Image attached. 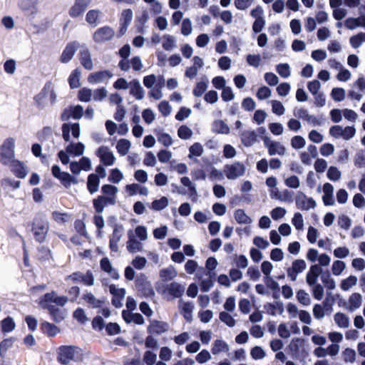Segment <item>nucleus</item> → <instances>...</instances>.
Here are the masks:
<instances>
[{"label":"nucleus","mask_w":365,"mask_h":365,"mask_svg":"<svg viewBox=\"0 0 365 365\" xmlns=\"http://www.w3.org/2000/svg\"><path fill=\"white\" fill-rule=\"evenodd\" d=\"M91 0H76L74 5L71 8L70 15L72 16H78L82 14Z\"/></svg>","instance_id":"7c9ffc66"},{"label":"nucleus","mask_w":365,"mask_h":365,"mask_svg":"<svg viewBox=\"0 0 365 365\" xmlns=\"http://www.w3.org/2000/svg\"><path fill=\"white\" fill-rule=\"evenodd\" d=\"M99 185V177L96 174H91L88 175L87 180V187L91 194L98 191Z\"/></svg>","instance_id":"ea45409f"},{"label":"nucleus","mask_w":365,"mask_h":365,"mask_svg":"<svg viewBox=\"0 0 365 365\" xmlns=\"http://www.w3.org/2000/svg\"><path fill=\"white\" fill-rule=\"evenodd\" d=\"M204 151L202 145L199 143H195L189 148V158H192L194 156L200 157L202 155Z\"/></svg>","instance_id":"338daca9"},{"label":"nucleus","mask_w":365,"mask_h":365,"mask_svg":"<svg viewBox=\"0 0 365 365\" xmlns=\"http://www.w3.org/2000/svg\"><path fill=\"white\" fill-rule=\"evenodd\" d=\"M97 156L101 162L106 166H111L115 161L113 151L106 146H101L96 151Z\"/></svg>","instance_id":"f8f14e48"},{"label":"nucleus","mask_w":365,"mask_h":365,"mask_svg":"<svg viewBox=\"0 0 365 365\" xmlns=\"http://www.w3.org/2000/svg\"><path fill=\"white\" fill-rule=\"evenodd\" d=\"M113 29L109 26H103L97 29L93 36V40L98 43H104L114 36Z\"/></svg>","instance_id":"4468645a"},{"label":"nucleus","mask_w":365,"mask_h":365,"mask_svg":"<svg viewBox=\"0 0 365 365\" xmlns=\"http://www.w3.org/2000/svg\"><path fill=\"white\" fill-rule=\"evenodd\" d=\"M15 327H16V324H15L13 318L11 317H7L4 318L1 322V331L3 333L11 332L13 330H14Z\"/></svg>","instance_id":"3c124183"},{"label":"nucleus","mask_w":365,"mask_h":365,"mask_svg":"<svg viewBox=\"0 0 365 365\" xmlns=\"http://www.w3.org/2000/svg\"><path fill=\"white\" fill-rule=\"evenodd\" d=\"M192 130L187 125H182L178 130V136L182 140L190 139L192 136Z\"/></svg>","instance_id":"0e129e2a"},{"label":"nucleus","mask_w":365,"mask_h":365,"mask_svg":"<svg viewBox=\"0 0 365 365\" xmlns=\"http://www.w3.org/2000/svg\"><path fill=\"white\" fill-rule=\"evenodd\" d=\"M56 98V96L53 91V84L51 81H47L39 93L36 95L34 98L35 105L39 108L42 109L46 107L49 101L52 105Z\"/></svg>","instance_id":"f03ea898"},{"label":"nucleus","mask_w":365,"mask_h":365,"mask_svg":"<svg viewBox=\"0 0 365 365\" xmlns=\"http://www.w3.org/2000/svg\"><path fill=\"white\" fill-rule=\"evenodd\" d=\"M346 263L341 260L337 259L333 262L331 264V272L334 276H340L346 269Z\"/></svg>","instance_id":"6e6d98bb"},{"label":"nucleus","mask_w":365,"mask_h":365,"mask_svg":"<svg viewBox=\"0 0 365 365\" xmlns=\"http://www.w3.org/2000/svg\"><path fill=\"white\" fill-rule=\"evenodd\" d=\"M41 332L49 337L55 336L60 332V329L53 324L44 321L40 324Z\"/></svg>","instance_id":"2f4dec72"},{"label":"nucleus","mask_w":365,"mask_h":365,"mask_svg":"<svg viewBox=\"0 0 365 365\" xmlns=\"http://www.w3.org/2000/svg\"><path fill=\"white\" fill-rule=\"evenodd\" d=\"M15 140L13 138H7L0 146V163L8 165L14 159Z\"/></svg>","instance_id":"39448f33"},{"label":"nucleus","mask_w":365,"mask_h":365,"mask_svg":"<svg viewBox=\"0 0 365 365\" xmlns=\"http://www.w3.org/2000/svg\"><path fill=\"white\" fill-rule=\"evenodd\" d=\"M241 140L245 146H251L255 143L257 135L253 130H245L241 134Z\"/></svg>","instance_id":"58836bf2"},{"label":"nucleus","mask_w":365,"mask_h":365,"mask_svg":"<svg viewBox=\"0 0 365 365\" xmlns=\"http://www.w3.org/2000/svg\"><path fill=\"white\" fill-rule=\"evenodd\" d=\"M110 205L107 200L103 196H98L93 200V206L96 211L101 213L103 211L104 207Z\"/></svg>","instance_id":"774afa93"},{"label":"nucleus","mask_w":365,"mask_h":365,"mask_svg":"<svg viewBox=\"0 0 365 365\" xmlns=\"http://www.w3.org/2000/svg\"><path fill=\"white\" fill-rule=\"evenodd\" d=\"M365 42V32H360L349 38V43L354 48H358Z\"/></svg>","instance_id":"603ef678"},{"label":"nucleus","mask_w":365,"mask_h":365,"mask_svg":"<svg viewBox=\"0 0 365 365\" xmlns=\"http://www.w3.org/2000/svg\"><path fill=\"white\" fill-rule=\"evenodd\" d=\"M358 279L354 275H350L348 277L341 280L340 283V288L343 291H349L351 288L356 286Z\"/></svg>","instance_id":"09e8293b"},{"label":"nucleus","mask_w":365,"mask_h":365,"mask_svg":"<svg viewBox=\"0 0 365 365\" xmlns=\"http://www.w3.org/2000/svg\"><path fill=\"white\" fill-rule=\"evenodd\" d=\"M101 190L107 202L110 205H114L116 201V195L118 192V187L111 185H104L102 186Z\"/></svg>","instance_id":"b1692460"},{"label":"nucleus","mask_w":365,"mask_h":365,"mask_svg":"<svg viewBox=\"0 0 365 365\" xmlns=\"http://www.w3.org/2000/svg\"><path fill=\"white\" fill-rule=\"evenodd\" d=\"M67 302L66 297H58L55 292L46 293L38 302V305L43 309H47L51 319L56 322L63 319V316L58 307H63Z\"/></svg>","instance_id":"f257e3e1"},{"label":"nucleus","mask_w":365,"mask_h":365,"mask_svg":"<svg viewBox=\"0 0 365 365\" xmlns=\"http://www.w3.org/2000/svg\"><path fill=\"white\" fill-rule=\"evenodd\" d=\"M229 351L230 346L225 340L217 339L212 342L211 352L214 356L219 355L220 354H228Z\"/></svg>","instance_id":"4be33fe9"},{"label":"nucleus","mask_w":365,"mask_h":365,"mask_svg":"<svg viewBox=\"0 0 365 365\" xmlns=\"http://www.w3.org/2000/svg\"><path fill=\"white\" fill-rule=\"evenodd\" d=\"M100 266H101V269L108 273L110 277H112L113 279H118L119 277H120V275L118 272L117 270H115L110 260L108 259V258L107 257H103V259H101V262H100Z\"/></svg>","instance_id":"c756f323"},{"label":"nucleus","mask_w":365,"mask_h":365,"mask_svg":"<svg viewBox=\"0 0 365 365\" xmlns=\"http://www.w3.org/2000/svg\"><path fill=\"white\" fill-rule=\"evenodd\" d=\"M123 178V173L118 168L110 170L108 180L113 183L118 184Z\"/></svg>","instance_id":"69168bd1"},{"label":"nucleus","mask_w":365,"mask_h":365,"mask_svg":"<svg viewBox=\"0 0 365 365\" xmlns=\"http://www.w3.org/2000/svg\"><path fill=\"white\" fill-rule=\"evenodd\" d=\"M168 329V324L159 321H153L148 327V331L151 334H160L167 331Z\"/></svg>","instance_id":"f704fd0d"},{"label":"nucleus","mask_w":365,"mask_h":365,"mask_svg":"<svg viewBox=\"0 0 365 365\" xmlns=\"http://www.w3.org/2000/svg\"><path fill=\"white\" fill-rule=\"evenodd\" d=\"M365 94V78H359L353 84V89L349 91V96L359 101Z\"/></svg>","instance_id":"ddd939ff"},{"label":"nucleus","mask_w":365,"mask_h":365,"mask_svg":"<svg viewBox=\"0 0 365 365\" xmlns=\"http://www.w3.org/2000/svg\"><path fill=\"white\" fill-rule=\"evenodd\" d=\"M208 178L212 181L222 180L224 179L223 173L220 170L216 169L212 165H209L206 168Z\"/></svg>","instance_id":"de8ad7c7"},{"label":"nucleus","mask_w":365,"mask_h":365,"mask_svg":"<svg viewBox=\"0 0 365 365\" xmlns=\"http://www.w3.org/2000/svg\"><path fill=\"white\" fill-rule=\"evenodd\" d=\"M134 236L138 240L143 242L148 239V229L144 225H138L135 230H133Z\"/></svg>","instance_id":"5fc2aeb1"},{"label":"nucleus","mask_w":365,"mask_h":365,"mask_svg":"<svg viewBox=\"0 0 365 365\" xmlns=\"http://www.w3.org/2000/svg\"><path fill=\"white\" fill-rule=\"evenodd\" d=\"M168 204V199L166 197H161L160 199L153 200L150 207L154 211H160L167 207Z\"/></svg>","instance_id":"8fccbe9b"},{"label":"nucleus","mask_w":365,"mask_h":365,"mask_svg":"<svg viewBox=\"0 0 365 365\" xmlns=\"http://www.w3.org/2000/svg\"><path fill=\"white\" fill-rule=\"evenodd\" d=\"M133 16V13L131 9H125L122 11L121 16H120V21L122 23V28L120 29V32L122 34H123L125 31L127 30L128 26L130 25V24L132 21Z\"/></svg>","instance_id":"c9c22d12"},{"label":"nucleus","mask_w":365,"mask_h":365,"mask_svg":"<svg viewBox=\"0 0 365 365\" xmlns=\"http://www.w3.org/2000/svg\"><path fill=\"white\" fill-rule=\"evenodd\" d=\"M91 161L88 158H82L79 162L70 163V169L73 173H78L81 170L88 171L91 168Z\"/></svg>","instance_id":"bb28decb"},{"label":"nucleus","mask_w":365,"mask_h":365,"mask_svg":"<svg viewBox=\"0 0 365 365\" xmlns=\"http://www.w3.org/2000/svg\"><path fill=\"white\" fill-rule=\"evenodd\" d=\"M234 217L239 224L250 225L252 220L242 209H237L234 212Z\"/></svg>","instance_id":"79ce46f5"},{"label":"nucleus","mask_w":365,"mask_h":365,"mask_svg":"<svg viewBox=\"0 0 365 365\" xmlns=\"http://www.w3.org/2000/svg\"><path fill=\"white\" fill-rule=\"evenodd\" d=\"M329 133L335 138H343L348 140L352 138L356 134V129L353 126L343 128L341 125H334L330 128Z\"/></svg>","instance_id":"6e6552de"},{"label":"nucleus","mask_w":365,"mask_h":365,"mask_svg":"<svg viewBox=\"0 0 365 365\" xmlns=\"http://www.w3.org/2000/svg\"><path fill=\"white\" fill-rule=\"evenodd\" d=\"M296 205L302 210H309L314 209L317 206V202L313 198L307 197L303 192H299L296 196Z\"/></svg>","instance_id":"2eb2a0df"},{"label":"nucleus","mask_w":365,"mask_h":365,"mask_svg":"<svg viewBox=\"0 0 365 365\" xmlns=\"http://www.w3.org/2000/svg\"><path fill=\"white\" fill-rule=\"evenodd\" d=\"M70 277H71L73 281L82 283L87 286H92L94 284V277L90 271L85 273L76 272L70 276Z\"/></svg>","instance_id":"aec40b11"},{"label":"nucleus","mask_w":365,"mask_h":365,"mask_svg":"<svg viewBox=\"0 0 365 365\" xmlns=\"http://www.w3.org/2000/svg\"><path fill=\"white\" fill-rule=\"evenodd\" d=\"M334 186L329 182L324 184L322 187L323 196L322 201L326 206H333L335 205L334 198Z\"/></svg>","instance_id":"6ab92c4d"},{"label":"nucleus","mask_w":365,"mask_h":365,"mask_svg":"<svg viewBox=\"0 0 365 365\" xmlns=\"http://www.w3.org/2000/svg\"><path fill=\"white\" fill-rule=\"evenodd\" d=\"M266 312L272 316H277L282 314L284 312V307L281 302L267 303L264 305Z\"/></svg>","instance_id":"473e14b6"},{"label":"nucleus","mask_w":365,"mask_h":365,"mask_svg":"<svg viewBox=\"0 0 365 365\" xmlns=\"http://www.w3.org/2000/svg\"><path fill=\"white\" fill-rule=\"evenodd\" d=\"M307 268V263L304 259H295L292 265L287 269V277L292 282L296 281L299 274L303 272Z\"/></svg>","instance_id":"9d476101"},{"label":"nucleus","mask_w":365,"mask_h":365,"mask_svg":"<svg viewBox=\"0 0 365 365\" xmlns=\"http://www.w3.org/2000/svg\"><path fill=\"white\" fill-rule=\"evenodd\" d=\"M110 293L113 296L112 304L116 308H120L123 306V301L125 297L126 291L124 288H119L115 284H110L108 287Z\"/></svg>","instance_id":"9b49d317"},{"label":"nucleus","mask_w":365,"mask_h":365,"mask_svg":"<svg viewBox=\"0 0 365 365\" xmlns=\"http://www.w3.org/2000/svg\"><path fill=\"white\" fill-rule=\"evenodd\" d=\"M51 173L53 177L58 179L65 187H68V173L61 172V168L57 165H54L52 166Z\"/></svg>","instance_id":"e433bc0d"},{"label":"nucleus","mask_w":365,"mask_h":365,"mask_svg":"<svg viewBox=\"0 0 365 365\" xmlns=\"http://www.w3.org/2000/svg\"><path fill=\"white\" fill-rule=\"evenodd\" d=\"M57 361L63 365L68 364V345L60 346L57 349Z\"/></svg>","instance_id":"4c0bfd02"},{"label":"nucleus","mask_w":365,"mask_h":365,"mask_svg":"<svg viewBox=\"0 0 365 365\" xmlns=\"http://www.w3.org/2000/svg\"><path fill=\"white\" fill-rule=\"evenodd\" d=\"M31 230L35 240L41 243L45 241L48 231V222L42 216H37L33 220Z\"/></svg>","instance_id":"20e7f679"},{"label":"nucleus","mask_w":365,"mask_h":365,"mask_svg":"<svg viewBox=\"0 0 365 365\" xmlns=\"http://www.w3.org/2000/svg\"><path fill=\"white\" fill-rule=\"evenodd\" d=\"M297 301L302 305L307 307L311 304V299L309 294L304 289H299L296 295Z\"/></svg>","instance_id":"680f3d73"},{"label":"nucleus","mask_w":365,"mask_h":365,"mask_svg":"<svg viewBox=\"0 0 365 365\" xmlns=\"http://www.w3.org/2000/svg\"><path fill=\"white\" fill-rule=\"evenodd\" d=\"M318 155L317 148L315 145H309L306 151L300 154V160L303 164L310 165L313 158Z\"/></svg>","instance_id":"a878e982"},{"label":"nucleus","mask_w":365,"mask_h":365,"mask_svg":"<svg viewBox=\"0 0 365 365\" xmlns=\"http://www.w3.org/2000/svg\"><path fill=\"white\" fill-rule=\"evenodd\" d=\"M266 185L269 187V196L272 199L277 200L281 202L289 200L291 195L287 190L282 193L277 187V180L275 177H269L266 180Z\"/></svg>","instance_id":"423d86ee"},{"label":"nucleus","mask_w":365,"mask_h":365,"mask_svg":"<svg viewBox=\"0 0 365 365\" xmlns=\"http://www.w3.org/2000/svg\"><path fill=\"white\" fill-rule=\"evenodd\" d=\"M362 304V296L361 294L352 293L347 302L346 309L350 312H354L359 309Z\"/></svg>","instance_id":"c85d7f7f"},{"label":"nucleus","mask_w":365,"mask_h":365,"mask_svg":"<svg viewBox=\"0 0 365 365\" xmlns=\"http://www.w3.org/2000/svg\"><path fill=\"white\" fill-rule=\"evenodd\" d=\"M334 322L340 329H346L350 325L349 317L344 313L336 312L333 317Z\"/></svg>","instance_id":"72a5a7b5"},{"label":"nucleus","mask_w":365,"mask_h":365,"mask_svg":"<svg viewBox=\"0 0 365 365\" xmlns=\"http://www.w3.org/2000/svg\"><path fill=\"white\" fill-rule=\"evenodd\" d=\"M292 224L298 231L304 230V222L302 215L300 212H295L292 218Z\"/></svg>","instance_id":"bf43d9fd"},{"label":"nucleus","mask_w":365,"mask_h":365,"mask_svg":"<svg viewBox=\"0 0 365 365\" xmlns=\"http://www.w3.org/2000/svg\"><path fill=\"white\" fill-rule=\"evenodd\" d=\"M164 86V78L163 76H158V83L156 87L153 88L148 93L150 97L159 100L163 97L161 88Z\"/></svg>","instance_id":"a19ab883"},{"label":"nucleus","mask_w":365,"mask_h":365,"mask_svg":"<svg viewBox=\"0 0 365 365\" xmlns=\"http://www.w3.org/2000/svg\"><path fill=\"white\" fill-rule=\"evenodd\" d=\"M322 273V268L318 264H313L306 274V282L310 287L317 284L318 277Z\"/></svg>","instance_id":"5701e85b"},{"label":"nucleus","mask_w":365,"mask_h":365,"mask_svg":"<svg viewBox=\"0 0 365 365\" xmlns=\"http://www.w3.org/2000/svg\"><path fill=\"white\" fill-rule=\"evenodd\" d=\"M128 240L126 243V248L130 252L136 253L143 250L141 241L135 238L133 230H129L128 231Z\"/></svg>","instance_id":"a211bd4d"},{"label":"nucleus","mask_w":365,"mask_h":365,"mask_svg":"<svg viewBox=\"0 0 365 365\" xmlns=\"http://www.w3.org/2000/svg\"><path fill=\"white\" fill-rule=\"evenodd\" d=\"M9 163L11 171L16 178L23 179L27 175L28 171L23 162L14 159Z\"/></svg>","instance_id":"412c9836"},{"label":"nucleus","mask_w":365,"mask_h":365,"mask_svg":"<svg viewBox=\"0 0 365 365\" xmlns=\"http://www.w3.org/2000/svg\"><path fill=\"white\" fill-rule=\"evenodd\" d=\"M130 95L133 96L137 100H142L145 96V91L141 86L140 83L137 79H133L130 81Z\"/></svg>","instance_id":"393cba45"},{"label":"nucleus","mask_w":365,"mask_h":365,"mask_svg":"<svg viewBox=\"0 0 365 365\" xmlns=\"http://www.w3.org/2000/svg\"><path fill=\"white\" fill-rule=\"evenodd\" d=\"M341 356L344 362L354 363L356 361V351L351 348H346L341 353Z\"/></svg>","instance_id":"e2e57ef3"},{"label":"nucleus","mask_w":365,"mask_h":365,"mask_svg":"<svg viewBox=\"0 0 365 365\" xmlns=\"http://www.w3.org/2000/svg\"><path fill=\"white\" fill-rule=\"evenodd\" d=\"M72 49L74 52L78 51V57L81 65L88 70H91L93 67V61L91 58V54L88 49L84 46L81 45L77 42L72 43L70 46V50ZM72 53L70 51V58Z\"/></svg>","instance_id":"7ed1b4c3"},{"label":"nucleus","mask_w":365,"mask_h":365,"mask_svg":"<svg viewBox=\"0 0 365 365\" xmlns=\"http://www.w3.org/2000/svg\"><path fill=\"white\" fill-rule=\"evenodd\" d=\"M219 319L229 327H234L237 324V320L228 312H221L219 314Z\"/></svg>","instance_id":"864d4df0"},{"label":"nucleus","mask_w":365,"mask_h":365,"mask_svg":"<svg viewBox=\"0 0 365 365\" xmlns=\"http://www.w3.org/2000/svg\"><path fill=\"white\" fill-rule=\"evenodd\" d=\"M162 46L165 51H172L177 46L176 38L170 34L163 35Z\"/></svg>","instance_id":"a18cd8bd"},{"label":"nucleus","mask_w":365,"mask_h":365,"mask_svg":"<svg viewBox=\"0 0 365 365\" xmlns=\"http://www.w3.org/2000/svg\"><path fill=\"white\" fill-rule=\"evenodd\" d=\"M160 277L163 281H170L177 276V271L173 266L162 269L159 272Z\"/></svg>","instance_id":"37998d69"},{"label":"nucleus","mask_w":365,"mask_h":365,"mask_svg":"<svg viewBox=\"0 0 365 365\" xmlns=\"http://www.w3.org/2000/svg\"><path fill=\"white\" fill-rule=\"evenodd\" d=\"M113 73L108 70L91 73L88 76V82L91 84L108 83Z\"/></svg>","instance_id":"1a4fd4ad"},{"label":"nucleus","mask_w":365,"mask_h":365,"mask_svg":"<svg viewBox=\"0 0 365 365\" xmlns=\"http://www.w3.org/2000/svg\"><path fill=\"white\" fill-rule=\"evenodd\" d=\"M193 308L194 306L192 302H184L182 300L179 302V309L180 314L187 322H190L192 319Z\"/></svg>","instance_id":"cd10ccee"},{"label":"nucleus","mask_w":365,"mask_h":365,"mask_svg":"<svg viewBox=\"0 0 365 365\" xmlns=\"http://www.w3.org/2000/svg\"><path fill=\"white\" fill-rule=\"evenodd\" d=\"M130 146L131 143L130 140L122 138L117 142L115 148L120 155L124 156L129 152Z\"/></svg>","instance_id":"c03bdc74"},{"label":"nucleus","mask_w":365,"mask_h":365,"mask_svg":"<svg viewBox=\"0 0 365 365\" xmlns=\"http://www.w3.org/2000/svg\"><path fill=\"white\" fill-rule=\"evenodd\" d=\"M264 143L265 147L268 149V153L270 155H284L286 149L279 143L272 140L271 138L269 137H264Z\"/></svg>","instance_id":"dca6fc26"},{"label":"nucleus","mask_w":365,"mask_h":365,"mask_svg":"<svg viewBox=\"0 0 365 365\" xmlns=\"http://www.w3.org/2000/svg\"><path fill=\"white\" fill-rule=\"evenodd\" d=\"M180 32L183 36H187L192 32V23L189 18L183 19L181 24Z\"/></svg>","instance_id":"052dcab7"},{"label":"nucleus","mask_w":365,"mask_h":365,"mask_svg":"<svg viewBox=\"0 0 365 365\" xmlns=\"http://www.w3.org/2000/svg\"><path fill=\"white\" fill-rule=\"evenodd\" d=\"M212 131L220 134H228L230 128L222 120H216L212 126Z\"/></svg>","instance_id":"49530a36"},{"label":"nucleus","mask_w":365,"mask_h":365,"mask_svg":"<svg viewBox=\"0 0 365 365\" xmlns=\"http://www.w3.org/2000/svg\"><path fill=\"white\" fill-rule=\"evenodd\" d=\"M246 171L245 165L239 161L227 164L224 166L223 173L228 180H234L243 176Z\"/></svg>","instance_id":"0eeeda50"},{"label":"nucleus","mask_w":365,"mask_h":365,"mask_svg":"<svg viewBox=\"0 0 365 365\" xmlns=\"http://www.w3.org/2000/svg\"><path fill=\"white\" fill-rule=\"evenodd\" d=\"M272 107V111L277 115H282L285 113V108L282 102L277 100H272L269 101Z\"/></svg>","instance_id":"13d9d810"},{"label":"nucleus","mask_w":365,"mask_h":365,"mask_svg":"<svg viewBox=\"0 0 365 365\" xmlns=\"http://www.w3.org/2000/svg\"><path fill=\"white\" fill-rule=\"evenodd\" d=\"M156 289L158 293H165V292H168L173 297L178 298L183 294L185 287L177 282H173L168 284L165 289H163L160 287H156Z\"/></svg>","instance_id":"f3484780"},{"label":"nucleus","mask_w":365,"mask_h":365,"mask_svg":"<svg viewBox=\"0 0 365 365\" xmlns=\"http://www.w3.org/2000/svg\"><path fill=\"white\" fill-rule=\"evenodd\" d=\"M93 96V91L88 88L84 87L78 91V99L81 102H89Z\"/></svg>","instance_id":"4d7b16f0"}]
</instances>
